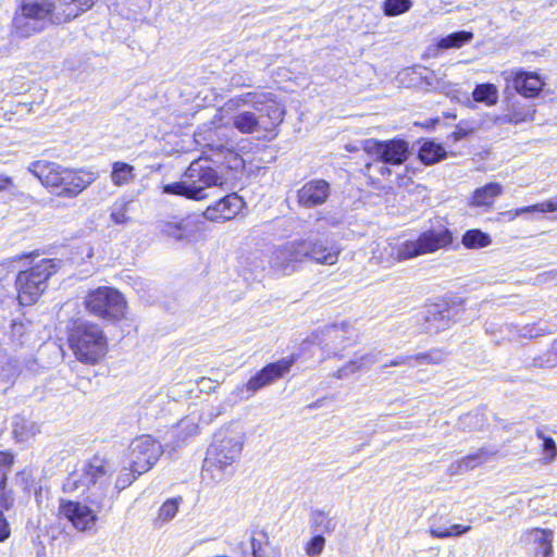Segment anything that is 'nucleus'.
<instances>
[{"mask_svg":"<svg viewBox=\"0 0 557 557\" xmlns=\"http://www.w3.org/2000/svg\"><path fill=\"white\" fill-rule=\"evenodd\" d=\"M29 171L47 187L55 188L59 196L76 197L96 181L97 174L87 170L74 171L60 164L36 161Z\"/></svg>","mask_w":557,"mask_h":557,"instance_id":"obj_1","label":"nucleus"},{"mask_svg":"<svg viewBox=\"0 0 557 557\" xmlns=\"http://www.w3.org/2000/svg\"><path fill=\"white\" fill-rule=\"evenodd\" d=\"M223 183V176L211 166L210 160L200 158L189 164L181 182L164 185L163 193L201 200L207 197L206 188L221 186Z\"/></svg>","mask_w":557,"mask_h":557,"instance_id":"obj_2","label":"nucleus"},{"mask_svg":"<svg viewBox=\"0 0 557 557\" xmlns=\"http://www.w3.org/2000/svg\"><path fill=\"white\" fill-rule=\"evenodd\" d=\"M243 435L233 430H220L207 449L203 461V473L210 474L215 481H221L223 471L231 467L240 456L243 450Z\"/></svg>","mask_w":557,"mask_h":557,"instance_id":"obj_3","label":"nucleus"},{"mask_svg":"<svg viewBox=\"0 0 557 557\" xmlns=\"http://www.w3.org/2000/svg\"><path fill=\"white\" fill-rule=\"evenodd\" d=\"M69 345L75 358L88 366L99 363L108 352V338L95 323L76 325L69 335Z\"/></svg>","mask_w":557,"mask_h":557,"instance_id":"obj_4","label":"nucleus"},{"mask_svg":"<svg viewBox=\"0 0 557 557\" xmlns=\"http://www.w3.org/2000/svg\"><path fill=\"white\" fill-rule=\"evenodd\" d=\"M61 267L59 259H41L16 277L17 298L22 306L35 304L48 287L49 278Z\"/></svg>","mask_w":557,"mask_h":557,"instance_id":"obj_5","label":"nucleus"},{"mask_svg":"<svg viewBox=\"0 0 557 557\" xmlns=\"http://www.w3.org/2000/svg\"><path fill=\"white\" fill-rule=\"evenodd\" d=\"M246 104H251L260 112H264L271 120L272 125H277L283 121L284 109L275 101L273 95L270 92L253 91L236 96L226 101L213 116V124L216 125L218 128L227 125L230 119L225 120L224 112L235 111Z\"/></svg>","mask_w":557,"mask_h":557,"instance_id":"obj_6","label":"nucleus"},{"mask_svg":"<svg viewBox=\"0 0 557 557\" xmlns=\"http://www.w3.org/2000/svg\"><path fill=\"white\" fill-rule=\"evenodd\" d=\"M85 307L95 317L117 321L125 317L126 300L123 295L112 287H98L85 297Z\"/></svg>","mask_w":557,"mask_h":557,"instance_id":"obj_7","label":"nucleus"},{"mask_svg":"<svg viewBox=\"0 0 557 557\" xmlns=\"http://www.w3.org/2000/svg\"><path fill=\"white\" fill-rule=\"evenodd\" d=\"M113 471L114 468L109 460L96 456L69 474L63 490L69 493H84L91 484L106 482Z\"/></svg>","mask_w":557,"mask_h":557,"instance_id":"obj_8","label":"nucleus"},{"mask_svg":"<svg viewBox=\"0 0 557 557\" xmlns=\"http://www.w3.org/2000/svg\"><path fill=\"white\" fill-rule=\"evenodd\" d=\"M113 471L114 468L109 460L96 456L69 474L63 490L69 493H84L91 484L106 482Z\"/></svg>","mask_w":557,"mask_h":557,"instance_id":"obj_9","label":"nucleus"},{"mask_svg":"<svg viewBox=\"0 0 557 557\" xmlns=\"http://www.w3.org/2000/svg\"><path fill=\"white\" fill-rule=\"evenodd\" d=\"M268 258L274 276H288L298 271L307 260V251L302 248V239H295L273 247Z\"/></svg>","mask_w":557,"mask_h":557,"instance_id":"obj_10","label":"nucleus"},{"mask_svg":"<svg viewBox=\"0 0 557 557\" xmlns=\"http://www.w3.org/2000/svg\"><path fill=\"white\" fill-rule=\"evenodd\" d=\"M224 126L225 125L218 128L216 125L213 124L212 119L210 123L203 124L197 129L194 135L195 141L213 151V154L209 156V159L215 157V159L212 160L214 163L220 162V157L224 156L230 168H238L242 164V159L236 152L226 148L224 145V140L226 138V134H224L223 128Z\"/></svg>","mask_w":557,"mask_h":557,"instance_id":"obj_11","label":"nucleus"},{"mask_svg":"<svg viewBox=\"0 0 557 557\" xmlns=\"http://www.w3.org/2000/svg\"><path fill=\"white\" fill-rule=\"evenodd\" d=\"M294 358H283L269 363L252 376L246 384L236 386L233 394L239 399H248L259 389L272 384L289 372Z\"/></svg>","mask_w":557,"mask_h":557,"instance_id":"obj_12","label":"nucleus"},{"mask_svg":"<svg viewBox=\"0 0 557 557\" xmlns=\"http://www.w3.org/2000/svg\"><path fill=\"white\" fill-rule=\"evenodd\" d=\"M161 454V445L150 435H143L131 443L127 463L133 467L134 472L143 474L152 468Z\"/></svg>","mask_w":557,"mask_h":557,"instance_id":"obj_13","label":"nucleus"},{"mask_svg":"<svg viewBox=\"0 0 557 557\" xmlns=\"http://www.w3.org/2000/svg\"><path fill=\"white\" fill-rule=\"evenodd\" d=\"M453 240L451 233L445 227L432 228L423 232L416 240L405 242L403 257L409 259L435 252L447 247Z\"/></svg>","mask_w":557,"mask_h":557,"instance_id":"obj_14","label":"nucleus"},{"mask_svg":"<svg viewBox=\"0 0 557 557\" xmlns=\"http://www.w3.org/2000/svg\"><path fill=\"white\" fill-rule=\"evenodd\" d=\"M364 151L383 163L398 165L409 157V145L404 139L380 141L368 139L363 145Z\"/></svg>","mask_w":557,"mask_h":557,"instance_id":"obj_15","label":"nucleus"},{"mask_svg":"<svg viewBox=\"0 0 557 557\" xmlns=\"http://www.w3.org/2000/svg\"><path fill=\"white\" fill-rule=\"evenodd\" d=\"M59 513L67 519L78 531L91 529L97 520L94 510L78 502L62 499L59 506Z\"/></svg>","mask_w":557,"mask_h":557,"instance_id":"obj_16","label":"nucleus"},{"mask_svg":"<svg viewBox=\"0 0 557 557\" xmlns=\"http://www.w3.org/2000/svg\"><path fill=\"white\" fill-rule=\"evenodd\" d=\"M330 184L324 180H311L297 191V200L301 207L313 208L325 203L330 196Z\"/></svg>","mask_w":557,"mask_h":557,"instance_id":"obj_17","label":"nucleus"},{"mask_svg":"<svg viewBox=\"0 0 557 557\" xmlns=\"http://www.w3.org/2000/svg\"><path fill=\"white\" fill-rule=\"evenodd\" d=\"M244 207L243 199L236 194H230L203 212L207 220L212 222H224L237 215Z\"/></svg>","mask_w":557,"mask_h":557,"instance_id":"obj_18","label":"nucleus"},{"mask_svg":"<svg viewBox=\"0 0 557 557\" xmlns=\"http://www.w3.org/2000/svg\"><path fill=\"white\" fill-rule=\"evenodd\" d=\"M302 248L307 251V259L321 264H335L338 260L339 248L335 245L317 239H302Z\"/></svg>","mask_w":557,"mask_h":557,"instance_id":"obj_19","label":"nucleus"},{"mask_svg":"<svg viewBox=\"0 0 557 557\" xmlns=\"http://www.w3.org/2000/svg\"><path fill=\"white\" fill-rule=\"evenodd\" d=\"M18 10L23 11L26 15L33 16L45 25L47 23L61 24L64 21H59L57 16V0H22Z\"/></svg>","mask_w":557,"mask_h":557,"instance_id":"obj_20","label":"nucleus"},{"mask_svg":"<svg viewBox=\"0 0 557 557\" xmlns=\"http://www.w3.org/2000/svg\"><path fill=\"white\" fill-rule=\"evenodd\" d=\"M543 86V79L533 72L519 71L512 77V87L517 92L527 98L537 96Z\"/></svg>","mask_w":557,"mask_h":557,"instance_id":"obj_21","label":"nucleus"},{"mask_svg":"<svg viewBox=\"0 0 557 557\" xmlns=\"http://www.w3.org/2000/svg\"><path fill=\"white\" fill-rule=\"evenodd\" d=\"M495 456L494 451L487 448H480L476 451L462 457L460 460L448 467V473L456 475L472 470L484 462L490 461Z\"/></svg>","mask_w":557,"mask_h":557,"instance_id":"obj_22","label":"nucleus"},{"mask_svg":"<svg viewBox=\"0 0 557 557\" xmlns=\"http://www.w3.org/2000/svg\"><path fill=\"white\" fill-rule=\"evenodd\" d=\"M322 333L327 341L326 345L337 355L338 350H343L346 347L345 342L350 339L351 327L349 323L342 322L341 324L325 326Z\"/></svg>","mask_w":557,"mask_h":557,"instance_id":"obj_23","label":"nucleus"},{"mask_svg":"<svg viewBox=\"0 0 557 557\" xmlns=\"http://www.w3.org/2000/svg\"><path fill=\"white\" fill-rule=\"evenodd\" d=\"M13 34L21 38L30 37L46 27V25L33 16L26 15L23 11L17 10L13 17Z\"/></svg>","mask_w":557,"mask_h":557,"instance_id":"obj_24","label":"nucleus"},{"mask_svg":"<svg viewBox=\"0 0 557 557\" xmlns=\"http://www.w3.org/2000/svg\"><path fill=\"white\" fill-rule=\"evenodd\" d=\"M405 247V242L399 245H394L392 243H383L377 245L376 249L373 251V259L376 260L377 263L384 267H391L395 262L408 260L409 257H403V248Z\"/></svg>","mask_w":557,"mask_h":557,"instance_id":"obj_25","label":"nucleus"},{"mask_svg":"<svg viewBox=\"0 0 557 557\" xmlns=\"http://www.w3.org/2000/svg\"><path fill=\"white\" fill-rule=\"evenodd\" d=\"M94 0H57L58 20L69 22L89 10Z\"/></svg>","mask_w":557,"mask_h":557,"instance_id":"obj_26","label":"nucleus"},{"mask_svg":"<svg viewBox=\"0 0 557 557\" xmlns=\"http://www.w3.org/2000/svg\"><path fill=\"white\" fill-rule=\"evenodd\" d=\"M196 226L190 219L178 222H165L162 233L175 240H190L195 236Z\"/></svg>","mask_w":557,"mask_h":557,"instance_id":"obj_27","label":"nucleus"},{"mask_svg":"<svg viewBox=\"0 0 557 557\" xmlns=\"http://www.w3.org/2000/svg\"><path fill=\"white\" fill-rule=\"evenodd\" d=\"M232 111L224 112L225 120L230 119V122H233V126L238 129L243 134H251L259 127V121L255 113L252 112H242L234 117L228 116V114ZM231 123H228L226 126H224V134H226V131L230 129Z\"/></svg>","mask_w":557,"mask_h":557,"instance_id":"obj_28","label":"nucleus"},{"mask_svg":"<svg viewBox=\"0 0 557 557\" xmlns=\"http://www.w3.org/2000/svg\"><path fill=\"white\" fill-rule=\"evenodd\" d=\"M198 430L197 418L194 416L185 417L171 431L172 436L175 437L173 445L180 446L188 437L196 435Z\"/></svg>","mask_w":557,"mask_h":557,"instance_id":"obj_29","label":"nucleus"},{"mask_svg":"<svg viewBox=\"0 0 557 557\" xmlns=\"http://www.w3.org/2000/svg\"><path fill=\"white\" fill-rule=\"evenodd\" d=\"M503 193L498 183H488L473 191L471 203L475 207L491 206L494 199Z\"/></svg>","mask_w":557,"mask_h":557,"instance_id":"obj_30","label":"nucleus"},{"mask_svg":"<svg viewBox=\"0 0 557 557\" xmlns=\"http://www.w3.org/2000/svg\"><path fill=\"white\" fill-rule=\"evenodd\" d=\"M182 503V496L166 499L159 508L157 517L153 520L154 527L162 528L164 524L173 520L176 513L178 512Z\"/></svg>","mask_w":557,"mask_h":557,"instance_id":"obj_31","label":"nucleus"},{"mask_svg":"<svg viewBox=\"0 0 557 557\" xmlns=\"http://www.w3.org/2000/svg\"><path fill=\"white\" fill-rule=\"evenodd\" d=\"M455 308L448 306H433L428 311L426 321L433 323L435 330H442L450 326V320L455 315Z\"/></svg>","mask_w":557,"mask_h":557,"instance_id":"obj_32","label":"nucleus"},{"mask_svg":"<svg viewBox=\"0 0 557 557\" xmlns=\"http://www.w3.org/2000/svg\"><path fill=\"white\" fill-rule=\"evenodd\" d=\"M12 433L18 442H26L39 433V425L33 421L16 417L13 422Z\"/></svg>","mask_w":557,"mask_h":557,"instance_id":"obj_33","label":"nucleus"},{"mask_svg":"<svg viewBox=\"0 0 557 557\" xmlns=\"http://www.w3.org/2000/svg\"><path fill=\"white\" fill-rule=\"evenodd\" d=\"M135 169L133 165L125 162H114L112 165L111 181L120 187L129 184L135 178Z\"/></svg>","mask_w":557,"mask_h":557,"instance_id":"obj_34","label":"nucleus"},{"mask_svg":"<svg viewBox=\"0 0 557 557\" xmlns=\"http://www.w3.org/2000/svg\"><path fill=\"white\" fill-rule=\"evenodd\" d=\"M446 156L444 148L433 141H426L419 151V159L426 165L434 164L443 160Z\"/></svg>","mask_w":557,"mask_h":557,"instance_id":"obj_35","label":"nucleus"},{"mask_svg":"<svg viewBox=\"0 0 557 557\" xmlns=\"http://www.w3.org/2000/svg\"><path fill=\"white\" fill-rule=\"evenodd\" d=\"M472 98L476 102H483L486 106H494L498 101V89L494 84H479L472 91Z\"/></svg>","mask_w":557,"mask_h":557,"instance_id":"obj_36","label":"nucleus"},{"mask_svg":"<svg viewBox=\"0 0 557 557\" xmlns=\"http://www.w3.org/2000/svg\"><path fill=\"white\" fill-rule=\"evenodd\" d=\"M473 39V33L460 30L443 37L437 42V49H458Z\"/></svg>","mask_w":557,"mask_h":557,"instance_id":"obj_37","label":"nucleus"},{"mask_svg":"<svg viewBox=\"0 0 557 557\" xmlns=\"http://www.w3.org/2000/svg\"><path fill=\"white\" fill-rule=\"evenodd\" d=\"M533 110L530 106L512 103L504 115V121L511 124H519L532 120Z\"/></svg>","mask_w":557,"mask_h":557,"instance_id":"obj_38","label":"nucleus"},{"mask_svg":"<svg viewBox=\"0 0 557 557\" xmlns=\"http://www.w3.org/2000/svg\"><path fill=\"white\" fill-rule=\"evenodd\" d=\"M492 239L488 234L480 230H470L462 236V244L469 249H478L490 246Z\"/></svg>","mask_w":557,"mask_h":557,"instance_id":"obj_39","label":"nucleus"},{"mask_svg":"<svg viewBox=\"0 0 557 557\" xmlns=\"http://www.w3.org/2000/svg\"><path fill=\"white\" fill-rule=\"evenodd\" d=\"M536 435L540 440L543 441L542 450L543 458L542 462L544 465H549L555 461L557 458V446L553 437L546 436L541 430L536 431Z\"/></svg>","mask_w":557,"mask_h":557,"instance_id":"obj_40","label":"nucleus"},{"mask_svg":"<svg viewBox=\"0 0 557 557\" xmlns=\"http://www.w3.org/2000/svg\"><path fill=\"white\" fill-rule=\"evenodd\" d=\"M412 0H384L382 9L386 16H397L412 8Z\"/></svg>","mask_w":557,"mask_h":557,"instance_id":"obj_41","label":"nucleus"},{"mask_svg":"<svg viewBox=\"0 0 557 557\" xmlns=\"http://www.w3.org/2000/svg\"><path fill=\"white\" fill-rule=\"evenodd\" d=\"M129 201L119 200L113 203L111 207L110 219L114 224H125L129 221L127 215L129 210Z\"/></svg>","mask_w":557,"mask_h":557,"instance_id":"obj_42","label":"nucleus"},{"mask_svg":"<svg viewBox=\"0 0 557 557\" xmlns=\"http://www.w3.org/2000/svg\"><path fill=\"white\" fill-rule=\"evenodd\" d=\"M311 523L323 533H331L336 527L334 519L323 511H314L311 515Z\"/></svg>","mask_w":557,"mask_h":557,"instance_id":"obj_43","label":"nucleus"},{"mask_svg":"<svg viewBox=\"0 0 557 557\" xmlns=\"http://www.w3.org/2000/svg\"><path fill=\"white\" fill-rule=\"evenodd\" d=\"M137 472L133 471V467H124L115 481V488L120 492L128 487L137 476Z\"/></svg>","mask_w":557,"mask_h":557,"instance_id":"obj_44","label":"nucleus"},{"mask_svg":"<svg viewBox=\"0 0 557 557\" xmlns=\"http://www.w3.org/2000/svg\"><path fill=\"white\" fill-rule=\"evenodd\" d=\"M445 359V352L438 349L412 356L418 363L437 364Z\"/></svg>","mask_w":557,"mask_h":557,"instance_id":"obj_45","label":"nucleus"},{"mask_svg":"<svg viewBox=\"0 0 557 557\" xmlns=\"http://www.w3.org/2000/svg\"><path fill=\"white\" fill-rule=\"evenodd\" d=\"M251 549L253 557H278L268 542L263 543L256 537H251Z\"/></svg>","mask_w":557,"mask_h":557,"instance_id":"obj_46","label":"nucleus"},{"mask_svg":"<svg viewBox=\"0 0 557 557\" xmlns=\"http://www.w3.org/2000/svg\"><path fill=\"white\" fill-rule=\"evenodd\" d=\"M13 465V456L10 453L0 451V490L5 487L8 473Z\"/></svg>","mask_w":557,"mask_h":557,"instance_id":"obj_47","label":"nucleus"},{"mask_svg":"<svg viewBox=\"0 0 557 557\" xmlns=\"http://www.w3.org/2000/svg\"><path fill=\"white\" fill-rule=\"evenodd\" d=\"M325 545V539L318 534L313 536L306 545L305 552L309 557H318L322 554Z\"/></svg>","mask_w":557,"mask_h":557,"instance_id":"obj_48","label":"nucleus"},{"mask_svg":"<svg viewBox=\"0 0 557 557\" xmlns=\"http://www.w3.org/2000/svg\"><path fill=\"white\" fill-rule=\"evenodd\" d=\"M360 370H362L361 362L357 361V359L355 358V359L348 361L346 364H344L337 371H335L333 373V376L338 380H342V379H346V377L355 374L356 372H358Z\"/></svg>","mask_w":557,"mask_h":557,"instance_id":"obj_49","label":"nucleus"},{"mask_svg":"<svg viewBox=\"0 0 557 557\" xmlns=\"http://www.w3.org/2000/svg\"><path fill=\"white\" fill-rule=\"evenodd\" d=\"M16 374L15 367L9 362L3 355V359L0 361V381L10 382Z\"/></svg>","mask_w":557,"mask_h":557,"instance_id":"obj_50","label":"nucleus"},{"mask_svg":"<svg viewBox=\"0 0 557 557\" xmlns=\"http://www.w3.org/2000/svg\"><path fill=\"white\" fill-rule=\"evenodd\" d=\"M534 541L539 543L540 547L543 545L549 544L553 541V532L549 530H539L535 529L532 531Z\"/></svg>","mask_w":557,"mask_h":557,"instance_id":"obj_51","label":"nucleus"},{"mask_svg":"<svg viewBox=\"0 0 557 557\" xmlns=\"http://www.w3.org/2000/svg\"><path fill=\"white\" fill-rule=\"evenodd\" d=\"M357 361L361 362V369L369 368L379 361V352L369 351L359 357H356Z\"/></svg>","mask_w":557,"mask_h":557,"instance_id":"obj_52","label":"nucleus"},{"mask_svg":"<svg viewBox=\"0 0 557 557\" xmlns=\"http://www.w3.org/2000/svg\"><path fill=\"white\" fill-rule=\"evenodd\" d=\"M524 213H546L544 209V201L541 203L527 206L515 210V215H522Z\"/></svg>","mask_w":557,"mask_h":557,"instance_id":"obj_53","label":"nucleus"},{"mask_svg":"<svg viewBox=\"0 0 557 557\" xmlns=\"http://www.w3.org/2000/svg\"><path fill=\"white\" fill-rule=\"evenodd\" d=\"M10 536V525L9 522L3 515V512L0 510V542L4 541Z\"/></svg>","mask_w":557,"mask_h":557,"instance_id":"obj_54","label":"nucleus"},{"mask_svg":"<svg viewBox=\"0 0 557 557\" xmlns=\"http://www.w3.org/2000/svg\"><path fill=\"white\" fill-rule=\"evenodd\" d=\"M430 534L434 539H447V537L454 536V531H451L450 528H446V529L432 528V529H430Z\"/></svg>","mask_w":557,"mask_h":557,"instance_id":"obj_55","label":"nucleus"},{"mask_svg":"<svg viewBox=\"0 0 557 557\" xmlns=\"http://www.w3.org/2000/svg\"><path fill=\"white\" fill-rule=\"evenodd\" d=\"M411 360L412 356H399L392 360L391 362L386 363L385 367H398L404 364L412 367L413 364L411 363Z\"/></svg>","mask_w":557,"mask_h":557,"instance_id":"obj_56","label":"nucleus"},{"mask_svg":"<svg viewBox=\"0 0 557 557\" xmlns=\"http://www.w3.org/2000/svg\"><path fill=\"white\" fill-rule=\"evenodd\" d=\"M1 491L2 492L0 494V506L8 510L12 507L14 499L9 492L4 491V488Z\"/></svg>","mask_w":557,"mask_h":557,"instance_id":"obj_57","label":"nucleus"},{"mask_svg":"<svg viewBox=\"0 0 557 557\" xmlns=\"http://www.w3.org/2000/svg\"><path fill=\"white\" fill-rule=\"evenodd\" d=\"M544 333H545L544 330L536 329V327L532 326V327H524L522 330L521 336L528 337V338H536V337L543 335Z\"/></svg>","mask_w":557,"mask_h":557,"instance_id":"obj_58","label":"nucleus"},{"mask_svg":"<svg viewBox=\"0 0 557 557\" xmlns=\"http://www.w3.org/2000/svg\"><path fill=\"white\" fill-rule=\"evenodd\" d=\"M13 186V180L10 176L0 174V191L8 190Z\"/></svg>","mask_w":557,"mask_h":557,"instance_id":"obj_59","label":"nucleus"},{"mask_svg":"<svg viewBox=\"0 0 557 557\" xmlns=\"http://www.w3.org/2000/svg\"><path fill=\"white\" fill-rule=\"evenodd\" d=\"M469 131L458 126L456 131H454L449 137L453 138L454 141H458L465 138L468 135Z\"/></svg>","mask_w":557,"mask_h":557,"instance_id":"obj_60","label":"nucleus"},{"mask_svg":"<svg viewBox=\"0 0 557 557\" xmlns=\"http://www.w3.org/2000/svg\"><path fill=\"white\" fill-rule=\"evenodd\" d=\"M451 531H454V536H459L463 533H467L471 530L470 525H462V524H453L449 527Z\"/></svg>","mask_w":557,"mask_h":557,"instance_id":"obj_61","label":"nucleus"},{"mask_svg":"<svg viewBox=\"0 0 557 557\" xmlns=\"http://www.w3.org/2000/svg\"><path fill=\"white\" fill-rule=\"evenodd\" d=\"M545 212L557 211V196L544 201Z\"/></svg>","mask_w":557,"mask_h":557,"instance_id":"obj_62","label":"nucleus"},{"mask_svg":"<svg viewBox=\"0 0 557 557\" xmlns=\"http://www.w3.org/2000/svg\"><path fill=\"white\" fill-rule=\"evenodd\" d=\"M541 548H542V556L543 557H554L552 543L543 545V547H541Z\"/></svg>","mask_w":557,"mask_h":557,"instance_id":"obj_63","label":"nucleus"},{"mask_svg":"<svg viewBox=\"0 0 557 557\" xmlns=\"http://www.w3.org/2000/svg\"><path fill=\"white\" fill-rule=\"evenodd\" d=\"M503 215L507 216L509 220H515L519 215H515V210L506 211L503 213Z\"/></svg>","mask_w":557,"mask_h":557,"instance_id":"obj_64","label":"nucleus"}]
</instances>
